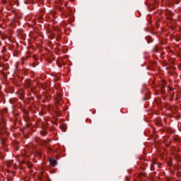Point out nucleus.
Returning <instances> with one entry per match:
<instances>
[{"instance_id":"obj_1","label":"nucleus","mask_w":181,"mask_h":181,"mask_svg":"<svg viewBox=\"0 0 181 181\" xmlns=\"http://www.w3.org/2000/svg\"><path fill=\"white\" fill-rule=\"evenodd\" d=\"M49 162L52 166H56V165H57V162L53 158H49Z\"/></svg>"}]
</instances>
